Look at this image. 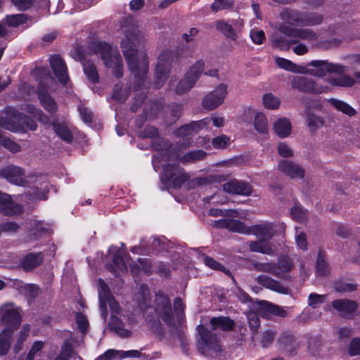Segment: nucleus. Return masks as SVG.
Returning a JSON list of instances; mask_svg holds the SVG:
<instances>
[{"mask_svg":"<svg viewBox=\"0 0 360 360\" xmlns=\"http://www.w3.org/2000/svg\"><path fill=\"white\" fill-rule=\"evenodd\" d=\"M122 30L124 37L121 40L120 48L129 69L134 75L136 91L141 90L142 86L146 88L148 84L145 79L148 71V60L145 53L139 55L138 48L146 43V39L134 25L124 27Z\"/></svg>","mask_w":360,"mask_h":360,"instance_id":"obj_1","label":"nucleus"},{"mask_svg":"<svg viewBox=\"0 0 360 360\" xmlns=\"http://www.w3.org/2000/svg\"><path fill=\"white\" fill-rule=\"evenodd\" d=\"M136 301L140 310L143 311V316L148 321L153 319L162 320L167 324L173 323V313L171 302L169 298L162 293L155 295L154 305L148 307L150 300V290L148 288L143 285L140 287V292L136 295Z\"/></svg>","mask_w":360,"mask_h":360,"instance_id":"obj_2","label":"nucleus"},{"mask_svg":"<svg viewBox=\"0 0 360 360\" xmlns=\"http://www.w3.org/2000/svg\"><path fill=\"white\" fill-rule=\"evenodd\" d=\"M328 84H323L319 82H315L313 79L297 76L291 80V86L300 91L319 94L330 91V86H352L354 84V80L349 76H341L328 79Z\"/></svg>","mask_w":360,"mask_h":360,"instance_id":"obj_3","label":"nucleus"},{"mask_svg":"<svg viewBox=\"0 0 360 360\" xmlns=\"http://www.w3.org/2000/svg\"><path fill=\"white\" fill-rule=\"evenodd\" d=\"M93 55L100 57L107 68L112 69L117 78L123 75V63L122 57L117 49L105 41H96L90 47Z\"/></svg>","mask_w":360,"mask_h":360,"instance_id":"obj_4","label":"nucleus"},{"mask_svg":"<svg viewBox=\"0 0 360 360\" xmlns=\"http://www.w3.org/2000/svg\"><path fill=\"white\" fill-rule=\"evenodd\" d=\"M0 321L4 327V330H8L14 333L22 322L21 311L18 307L13 302H7L0 306Z\"/></svg>","mask_w":360,"mask_h":360,"instance_id":"obj_5","label":"nucleus"},{"mask_svg":"<svg viewBox=\"0 0 360 360\" xmlns=\"http://www.w3.org/2000/svg\"><path fill=\"white\" fill-rule=\"evenodd\" d=\"M0 127L13 132H25L27 130H35L37 124L22 113L13 112L10 117H0Z\"/></svg>","mask_w":360,"mask_h":360,"instance_id":"obj_6","label":"nucleus"},{"mask_svg":"<svg viewBox=\"0 0 360 360\" xmlns=\"http://www.w3.org/2000/svg\"><path fill=\"white\" fill-rule=\"evenodd\" d=\"M161 181L168 187L180 188L181 185L189 179L188 174L184 169L172 165H167L164 167L160 176Z\"/></svg>","mask_w":360,"mask_h":360,"instance_id":"obj_7","label":"nucleus"},{"mask_svg":"<svg viewBox=\"0 0 360 360\" xmlns=\"http://www.w3.org/2000/svg\"><path fill=\"white\" fill-rule=\"evenodd\" d=\"M211 122H212L214 127H221L224 125L225 119L221 116L214 115L210 118H205L180 127L176 131V135L179 137H188L198 130L209 126Z\"/></svg>","mask_w":360,"mask_h":360,"instance_id":"obj_8","label":"nucleus"},{"mask_svg":"<svg viewBox=\"0 0 360 360\" xmlns=\"http://www.w3.org/2000/svg\"><path fill=\"white\" fill-rule=\"evenodd\" d=\"M308 65L314 68V69H308L306 67L307 72L305 74H309L318 77H324L330 72L342 74L347 70V68L341 64L321 60H311L308 63Z\"/></svg>","mask_w":360,"mask_h":360,"instance_id":"obj_9","label":"nucleus"},{"mask_svg":"<svg viewBox=\"0 0 360 360\" xmlns=\"http://www.w3.org/2000/svg\"><path fill=\"white\" fill-rule=\"evenodd\" d=\"M205 63L202 60H198L189 69L184 77L179 82L176 87V92L182 94L193 88L204 69Z\"/></svg>","mask_w":360,"mask_h":360,"instance_id":"obj_10","label":"nucleus"},{"mask_svg":"<svg viewBox=\"0 0 360 360\" xmlns=\"http://www.w3.org/2000/svg\"><path fill=\"white\" fill-rule=\"evenodd\" d=\"M172 62V53L169 51H164L158 57L155 68L154 86L160 88L168 77Z\"/></svg>","mask_w":360,"mask_h":360,"instance_id":"obj_11","label":"nucleus"},{"mask_svg":"<svg viewBox=\"0 0 360 360\" xmlns=\"http://www.w3.org/2000/svg\"><path fill=\"white\" fill-rule=\"evenodd\" d=\"M279 30L286 36L297 39V43L300 39L309 42H316L319 38L318 34L315 32L308 28H294L285 24H280Z\"/></svg>","mask_w":360,"mask_h":360,"instance_id":"obj_12","label":"nucleus"},{"mask_svg":"<svg viewBox=\"0 0 360 360\" xmlns=\"http://www.w3.org/2000/svg\"><path fill=\"white\" fill-rule=\"evenodd\" d=\"M109 305L111 311L112 316L109 322V326L116 332V333L122 338H128L131 336V331L124 328L122 323L115 316L116 314L120 313V307L118 302L114 299L112 296L106 299L105 306Z\"/></svg>","mask_w":360,"mask_h":360,"instance_id":"obj_13","label":"nucleus"},{"mask_svg":"<svg viewBox=\"0 0 360 360\" xmlns=\"http://www.w3.org/2000/svg\"><path fill=\"white\" fill-rule=\"evenodd\" d=\"M227 93V85L219 84L205 96L202 100V106L210 110L217 108L224 103Z\"/></svg>","mask_w":360,"mask_h":360,"instance_id":"obj_14","label":"nucleus"},{"mask_svg":"<svg viewBox=\"0 0 360 360\" xmlns=\"http://www.w3.org/2000/svg\"><path fill=\"white\" fill-rule=\"evenodd\" d=\"M243 27L244 22L241 18L231 20L227 22L224 20H218L216 22L217 30L232 40H236L238 38V34L242 31Z\"/></svg>","mask_w":360,"mask_h":360,"instance_id":"obj_15","label":"nucleus"},{"mask_svg":"<svg viewBox=\"0 0 360 360\" xmlns=\"http://www.w3.org/2000/svg\"><path fill=\"white\" fill-rule=\"evenodd\" d=\"M276 227H278L281 231H284L285 228L282 223L274 225L269 222H263L250 226L248 235L252 234L260 239L268 240L275 235Z\"/></svg>","mask_w":360,"mask_h":360,"instance_id":"obj_16","label":"nucleus"},{"mask_svg":"<svg viewBox=\"0 0 360 360\" xmlns=\"http://www.w3.org/2000/svg\"><path fill=\"white\" fill-rule=\"evenodd\" d=\"M24 175V170L21 167L14 165H8L0 169L1 178L18 186H25L27 185V180L25 179Z\"/></svg>","mask_w":360,"mask_h":360,"instance_id":"obj_17","label":"nucleus"},{"mask_svg":"<svg viewBox=\"0 0 360 360\" xmlns=\"http://www.w3.org/2000/svg\"><path fill=\"white\" fill-rule=\"evenodd\" d=\"M197 329L202 340V343H198L199 349L204 351L212 350L214 352L220 351V345L215 335H212L210 332L202 325L198 326Z\"/></svg>","mask_w":360,"mask_h":360,"instance_id":"obj_18","label":"nucleus"},{"mask_svg":"<svg viewBox=\"0 0 360 360\" xmlns=\"http://www.w3.org/2000/svg\"><path fill=\"white\" fill-rule=\"evenodd\" d=\"M22 211V207L17 203L13 197L0 191V212L8 216L19 214Z\"/></svg>","mask_w":360,"mask_h":360,"instance_id":"obj_19","label":"nucleus"},{"mask_svg":"<svg viewBox=\"0 0 360 360\" xmlns=\"http://www.w3.org/2000/svg\"><path fill=\"white\" fill-rule=\"evenodd\" d=\"M50 65L59 82L65 84L69 80V77L66 65L63 58L58 55L53 56L50 58Z\"/></svg>","mask_w":360,"mask_h":360,"instance_id":"obj_20","label":"nucleus"},{"mask_svg":"<svg viewBox=\"0 0 360 360\" xmlns=\"http://www.w3.org/2000/svg\"><path fill=\"white\" fill-rule=\"evenodd\" d=\"M278 169L291 179H302L304 169L298 164L288 160H281L278 164Z\"/></svg>","mask_w":360,"mask_h":360,"instance_id":"obj_21","label":"nucleus"},{"mask_svg":"<svg viewBox=\"0 0 360 360\" xmlns=\"http://www.w3.org/2000/svg\"><path fill=\"white\" fill-rule=\"evenodd\" d=\"M206 153L202 150H197L188 152L184 155H181L180 150L177 148H172L169 153V158L180 160L183 162H193L198 160H203L206 156Z\"/></svg>","mask_w":360,"mask_h":360,"instance_id":"obj_22","label":"nucleus"},{"mask_svg":"<svg viewBox=\"0 0 360 360\" xmlns=\"http://www.w3.org/2000/svg\"><path fill=\"white\" fill-rule=\"evenodd\" d=\"M214 226L216 227L226 228L231 231L239 233L249 234L250 226H247L244 223L236 219H224L214 221Z\"/></svg>","mask_w":360,"mask_h":360,"instance_id":"obj_23","label":"nucleus"},{"mask_svg":"<svg viewBox=\"0 0 360 360\" xmlns=\"http://www.w3.org/2000/svg\"><path fill=\"white\" fill-rule=\"evenodd\" d=\"M224 191L226 193L242 195H250L252 189V187L243 181L232 179L223 185Z\"/></svg>","mask_w":360,"mask_h":360,"instance_id":"obj_24","label":"nucleus"},{"mask_svg":"<svg viewBox=\"0 0 360 360\" xmlns=\"http://www.w3.org/2000/svg\"><path fill=\"white\" fill-rule=\"evenodd\" d=\"M114 253L112 257V264H109L107 268L115 276H118L121 272L127 269V262L124 261L122 253L117 247L112 246L109 248V253Z\"/></svg>","mask_w":360,"mask_h":360,"instance_id":"obj_25","label":"nucleus"},{"mask_svg":"<svg viewBox=\"0 0 360 360\" xmlns=\"http://www.w3.org/2000/svg\"><path fill=\"white\" fill-rule=\"evenodd\" d=\"M332 307L342 316L349 317L356 311L358 304L356 302L352 300L339 299L335 300L332 302Z\"/></svg>","mask_w":360,"mask_h":360,"instance_id":"obj_26","label":"nucleus"},{"mask_svg":"<svg viewBox=\"0 0 360 360\" xmlns=\"http://www.w3.org/2000/svg\"><path fill=\"white\" fill-rule=\"evenodd\" d=\"M164 243L161 240L157 237L150 238L147 243L145 245V240H142L139 247H133L131 251L133 253L140 254L148 252L150 251H159L164 248Z\"/></svg>","mask_w":360,"mask_h":360,"instance_id":"obj_27","label":"nucleus"},{"mask_svg":"<svg viewBox=\"0 0 360 360\" xmlns=\"http://www.w3.org/2000/svg\"><path fill=\"white\" fill-rule=\"evenodd\" d=\"M256 281L259 284L267 289L281 294L288 293V289L287 287L283 285L280 282L267 276L259 275L256 278Z\"/></svg>","mask_w":360,"mask_h":360,"instance_id":"obj_28","label":"nucleus"},{"mask_svg":"<svg viewBox=\"0 0 360 360\" xmlns=\"http://www.w3.org/2000/svg\"><path fill=\"white\" fill-rule=\"evenodd\" d=\"M271 41L275 46L282 50H288L292 44H297V39L289 37L281 32L279 27H278V30L271 35Z\"/></svg>","mask_w":360,"mask_h":360,"instance_id":"obj_29","label":"nucleus"},{"mask_svg":"<svg viewBox=\"0 0 360 360\" xmlns=\"http://www.w3.org/2000/svg\"><path fill=\"white\" fill-rule=\"evenodd\" d=\"M249 248L252 252L268 255H273L276 250V246L272 243L264 239L250 242Z\"/></svg>","mask_w":360,"mask_h":360,"instance_id":"obj_30","label":"nucleus"},{"mask_svg":"<svg viewBox=\"0 0 360 360\" xmlns=\"http://www.w3.org/2000/svg\"><path fill=\"white\" fill-rule=\"evenodd\" d=\"M98 297L100 301V310L101 313V316L104 321H106L108 316V309L105 306L106 299L111 297V294L108 289L107 284L102 279H99L98 281Z\"/></svg>","mask_w":360,"mask_h":360,"instance_id":"obj_31","label":"nucleus"},{"mask_svg":"<svg viewBox=\"0 0 360 360\" xmlns=\"http://www.w3.org/2000/svg\"><path fill=\"white\" fill-rule=\"evenodd\" d=\"M302 13L295 10L284 8L280 13V17L283 20L282 24L286 25H301Z\"/></svg>","mask_w":360,"mask_h":360,"instance_id":"obj_32","label":"nucleus"},{"mask_svg":"<svg viewBox=\"0 0 360 360\" xmlns=\"http://www.w3.org/2000/svg\"><path fill=\"white\" fill-rule=\"evenodd\" d=\"M38 96L41 105L49 112L54 113L57 111L58 107L56 103L47 93V91L44 89L41 84L38 89Z\"/></svg>","mask_w":360,"mask_h":360,"instance_id":"obj_33","label":"nucleus"},{"mask_svg":"<svg viewBox=\"0 0 360 360\" xmlns=\"http://www.w3.org/2000/svg\"><path fill=\"white\" fill-rule=\"evenodd\" d=\"M273 129L275 134L280 138L288 137L291 133V123L288 118H278L274 123Z\"/></svg>","mask_w":360,"mask_h":360,"instance_id":"obj_34","label":"nucleus"},{"mask_svg":"<svg viewBox=\"0 0 360 360\" xmlns=\"http://www.w3.org/2000/svg\"><path fill=\"white\" fill-rule=\"evenodd\" d=\"M44 259V255L41 252L30 253L22 259L21 265L24 270L31 271L39 266Z\"/></svg>","mask_w":360,"mask_h":360,"instance_id":"obj_35","label":"nucleus"},{"mask_svg":"<svg viewBox=\"0 0 360 360\" xmlns=\"http://www.w3.org/2000/svg\"><path fill=\"white\" fill-rule=\"evenodd\" d=\"M275 63L280 68L287 71L299 74H305V72H307L306 67L296 65L292 61L283 58L276 57L275 58Z\"/></svg>","mask_w":360,"mask_h":360,"instance_id":"obj_36","label":"nucleus"},{"mask_svg":"<svg viewBox=\"0 0 360 360\" xmlns=\"http://www.w3.org/2000/svg\"><path fill=\"white\" fill-rule=\"evenodd\" d=\"M53 128L56 134L67 143H71L72 141V134L71 130L65 122H56L53 124Z\"/></svg>","mask_w":360,"mask_h":360,"instance_id":"obj_37","label":"nucleus"},{"mask_svg":"<svg viewBox=\"0 0 360 360\" xmlns=\"http://www.w3.org/2000/svg\"><path fill=\"white\" fill-rule=\"evenodd\" d=\"M213 330L221 329L222 330H231L234 326L233 321L228 317H214L210 320Z\"/></svg>","mask_w":360,"mask_h":360,"instance_id":"obj_38","label":"nucleus"},{"mask_svg":"<svg viewBox=\"0 0 360 360\" xmlns=\"http://www.w3.org/2000/svg\"><path fill=\"white\" fill-rule=\"evenodd\" d=\"M305 117L307 126L311 131H315L323 125L321 117L314 115L310 108L305 110Z\"/></svg>","mask_w":360,"mask_h":360,"instance_id":"obj_39","label":"nucleus"},{"mask_svg":"<svg viewBox=\"0 0 360 360\" xmlns=\"http://www.w3.org/2000/svg\"><path fill=\"white\" fill-rule=\"evenodd\" d=\"M255 129L259 134H266L269 131L268 120L264 113L258 112L254 118Z\"/></svg>","mask_w":360,"mask_h":360,"instance_id":"obj_40","label":"nucleus"},{"mask_svg":"<svg viewBox=\"0 0 360 360\" xmlns=\"http://www.w3.org/2000/svg\"><path fill=\"white\" fill-rule=\"evenodd\" d=\"M143 136L151 139V145L157 150H162L160 144L162 140L158 136V132L154 127H146L143 132Z\"/></svg>","mask_w":360,"mask_h":360,"instance_id":"obj_41","label":"nucleus"},{"mask_svg":"<svg viewBox=\"0 0 360 360\" xmlns=\"http://www.w3.org/2000/svg\"><path fill=\"white\" fill-rule=\"evenodd\" d=\"M328 102L337 110L348 116H353L356 114V110L352 106L341 100L330 98Z\"/></svg>","mask_w":360,"mask_h":360,"instance_id":"obj_42","label":"nucleus"},{"mask_svg":"<svg viewBox=\"0 0 360 360\" xmlns=\"http://www.w3.org/2000/svg\"><path fill=\"white\" fill-rule=\"evenodd\" d=\"M253 266L255 270L257 271L270 273L276 277L283 278L282 273L277 271L276 265L274 263L255 262L253 264Z\"/></svg>","mask_w":360,"mask_h":360,"instance_id":"obj_43","label":"nucleus"},{"mask_svg":"<svg viewBox=\"0 0 360 360\" xmlns=\"http://www.w3.org/2000/svg\"><path fill=\"white\" fill-rule=\"evenodd\" d=\"M13 335V333L8 330H2L0 333V356L6 355L8 352Z\"/></svg>","mask_w":360,"mask_h":360,"instance_id":"obj_44","label":"nucleus"},{"mask_svg":"<svg viewBox=\"0 0 360 360\" xmlns=\"http://www.w3.org/2000/svg\"><path fill=\"white\" fill-rule=\"evenodd\" d=\"M323 17L317 13H302L301 25L314 26L320 24Z\"/></svg>","mask_w":360,"mask_h":360,"instance_id":"obj_45","label":"nucleus"},{"mask_svg":"<svg viewBox=\"0 0 360 360\" xmlns=\"http://www.w3.org/2000/svg\"><path fill=\"white\" fill-rule=\"evenodd\" d=\"M82 65L88 79L94 84L97 83L99 80V77L96 66L89 62H83Z\"/></svg>","mask_w":360,"mask_h":360,"instance_id":"obj_46","label":"nucleus"},{"mask_svg":"<svg viewBox=\"0 0 360 360\" xmlns=\"http://www.w3.org/2000/svg\"><path fill=\"white\" fill-rule=\"evenodd\" d=\"M262 100L264 106L269 110H276L281 104L280 99L271 93L264 94Z\"/></svg>","mask_w":360,"mask_h":360,"instance_id":"obj_47","label":"nucleus"},{"mask_svg":"<svg viewBox=\"0 0 360 360\" xmlns=\"http://www.w3.org/2000/svg\"><path fill=\"white\" fill-rule=\"evenodd\" d=\"M27 18L25 14H15L7 15L5 18V22L11 27H18L26 22Z\"/></svg>","mask_w":360,"mask_h":360,"instance_id":"obj_48","label":"nucleus"},{"mask_svg":"<svg viewBox=\"0 0 360 360\" xmlns=\"http://www.w3.org/2000/svg\"><path fill=\"white\" fill-rule=\"evenodd\" d=\"M326 295L311 293L308 297V305L313 309L319 307L326 301Z\"/></svg>","mask_w":360,"mask_h":360,"instance_id":"obj_49","label":"nucleus"},{"mask_svg":"<svg viewBox=\"0 0 360 360\" xmlns=\"http://www.w3.org/2000/svg\"><path fill=\"white\" fill-rule=\"evenodd\" d=\"M250 37L252 41L257 45L263 44L266 40L264 32L257 28H252L250 30Z\"/></svg>","mask_w":360,"mask_h":360,"instance_id":"obj_50","label":"nucleus"},{"mask_svg":"<svg viewBox=\"0 0 360 360\" xmlns=\"http://www.w3.org/2000/svg\"><path fill=\"white\" fill-rule=\"evenodd\" d=\"M262 304L265 308H266V309L269 312H271V314H273L274 315L281 316V317H285L287 316V311L283 308H282L279 306L274 305V304H271L266 301H262Z\"/></svg>","mask_w":360,"mask_h":360,"instance_id":"obj_51","label":"nucleus"},{"mask_svg":"<svg viewBox=\"0 0 360 360\" xmlns=\"http://www.w3.org/2000/svg\"><path fill=\"white\" fill-rule=\"evenodd\" d=\"M138 262L139 264L130 265L131 271L133 274H137L139 271H143L146 273L150 271V265L147 259L139 258Z\"/></svg>","mask_w":360,"mask_h":360,"instance_id":"obj_52","label":"nucleus"},{"mask_svg":"<svg viewBox=\"0 0 360 360\" xmlns=\"http://www.w3.org/2000/svg\"><path fill=\"white\" fill-rule=\"evenodd\" d=\"M0 146H2L5 148L8 149L12 153H16L20 151V147L18 144L13 141L12 140L3 137L0 135Z\"/></svg>","mask_w":360,"mask_h":360,"instance_id":"obj_53","label":"nucleus"},{"mask_svg":"<svg viewBox=\"0 0 360 360\" xmlns=\"http://www.w3.org/2000/svg\"><path fill=\"white\" fill-rule=\"evenodd\" d=\"M276 267L277 271L281 272L284 277V274L291 270L292 264L288 257H285L279 259Z\"/></svg>","mask_w":360,"mask_h":360,"instance_id":"obj_54","label":"nucleus"},{"mask_svg":"<svg viewBox=\"0 0 360 360\" xmlns=\"http://www.w3.org/2000/svg\"><path fill=\"white\" fill-rule=\"evenodd\" d=\"M317 273L320 275H327L330 271L328 263L325 261L323 257L319 254L316 261Z\"/></svg>","mask_w":360,"mask_h":360,"instance_id":"obj_55","label":"nucleus"},{"mask_svg":"<svg viewBox=\"0 0 360 360\" xmlns=\"http://www.w3.org/2000/svg\"><path fill=\"white\" fill-rule=\"evenodd\" d=\"M233 0H214L211 6L213 11L217 12L230 8Z\"/></svg>","mask_w":360,"mask_h":360,"instance_id":"obj_56","label":"nucleus"},{"mask_svg":"<svg viewBox=\"0 0 360 360\" xmlns=\"http://www.w3.org/2000/svg\"><path fill=\"white\" fill-rule=\"evenodd\" d=\"M72 352V345L65 342L62 347L60 354L56 357L55 360H69Z\"/></svg>","mask_w":360,"mask_h":360,"instance_id":"obj_57","label":"nucleus"},{"mask_svg":"<svg viewBox=\"0 0 360 360\" xmlns=\"http://www.w3.org/2000/svg\"><path fill=\"white\" fill-rule=\"evenodd\" d=\"M230 142V139L226 135L219 136L212 140V146L214 148L221 149L226 148Z\"/></svg>","mask_w":360,"mask_h":360,"instance_id":"obj_58","label":"nucleus"},{"mask_svg":"<svg viewBox=\"0 0 360 360\" xmlns=\"http://www.w3.org/2000/svg\"><path fill=\"white\" fill-rule=\"evenodd\" d=\"M44 342L42 341H36L34 342L32 347L27 355L25 360H34V357L37 354L41 352L42 348L44 347Z\"/></svg>","mask_w":360,"mask_h":360,"instance_id":"obj_59","label":"nucleus"},{"mask_svg":"<svg viewBox=\"0 0 360 360\" xmlns=\"http://www.w3.org/2000/svg\"><path fill=\"white\" fill-rule=\"evenodd\" d=\"M335 288L338 292H347L356 290L357 285L348 283L338 282L335 284Z\"/></svg>","mask_w":360,"mask_h":360,"instance_id":"obj_60","label":"nucleus"},{"mask_svg":"<svg viewBox=\"0 0 360 360\" xmlns=\"http://www.w3.org/2000/svg\"><path fill=\"white\" fill-rule=\"evenodd\" d=\"M27 111L34 117H39V121L43 123H46L49 120V118L46 115H44L40 110L37 109L33 105H27Z\"/></svg>","mask_w":360,"mask_h":360,"instance_id":"obj_61","label":"nucleus"},{"mask_svg":"<svg viewBox=\"0 0 360 360\" xmlns=\"http://www.w3.org/2000/svg\"><path fill=\"white\" fill-rule=\"evenodd\" d=\"M295 239L297 246L303 250H306L307 248V242L306 235L296 229Z\"/></svg>","mask_w":360,"mask_h":360,"instance_id":"obj_62","label":"nucleus"},{"mask_svg":"<svg viewBox=\"0 0 360 360\" xmlns=\"http://www.w3.org/2000/svg\"><path fill=\"white\" fill-rule=\"evenodd\" d=\"M277 149L278 154L283 158H290L293 155V150L285 143H280Z\"/></svg>","mask_w":360,"mask_h":360,"instance_id":"obj_63","label":"nucleus"},{"mask_svg":"<svg viewBox=\"0 0 360 360\" xmlns=\"http://www.w3.org/2000/svg\"><path fill=\"white\" fill-rule=\"evenodd\" d=\"M360 353V340L359 338H354L348 347V354L349 356H353Z\"/></svg>","mask_w":360,"mask_h":360,"instance_id":"obj_64","label":"nucleus"}]
</instances>
